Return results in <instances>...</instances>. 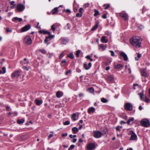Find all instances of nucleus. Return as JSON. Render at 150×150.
Returning a JSON list of instances; mask_svg holds the SVG:
<instances>
[{
    "label": "nucleus",
    "instance_id": "obj_1",
    "mask_svg": "<svg viewBox=\"0 0 150 150\" xmlns=\"http://www.w3.org/2000/svg\"><path fill=\"white\" fill-rule=\"evenodd\" d=\"M130 42L133 47L139 48L141 46L142 41L141 38L139 36L132 37L130 39Z\"/></svg>",
    "mask_w": 150,
    "mask_h": 150
},
{
    "label": "nucleus",
    "instance_id": "obj_2",
    "mask_svg": "<svg viewBox=\"0 0 150 150\" xmlns=\"http://www.w3.org/2000/svg\"><path fill=\"white\" fill-rule=\"evenodd\" d=\"M142 125L145 127H148L150 125L149 121L146 119H142L140 122Z\"/></svg>",
    "mask_w": 150,
    "mask_h": 150
},
{
    "label": "nucleus",
    "instance_id": "obj_3",
    "mask_svg": "<svg viewBox=\"0 0 150 150\" xmlns=\"http://www.w3.org/2000/svg\"><path fill=\"white\" fill-rule=\"evenodd\" d=\"M24 43L26 45H29L31 44L32 41L29 36H27L25 37L23 40Z\"/></svg>",
    "mask_w": 150,
    "mask_h": 150
},
{
    "label": "nucleus",
    "instance_id": "obj_4",
    "mask_svg": "<svg viewBox=\"0 0 150 150\" xmlns=\"http://www.w3.org/2000/svg\"><path fill=\"white\" fill-rule=\"evenodd\" d=\"M93 133L94 137L97 138L100 137L102 135V133L99 131H94Z\"/></svg>",
    "mask_w": 150,
    "mask_h": 150
},
{
    "label": "nucleus",
    "instance_id": "obj_5",
    "mask_svg": "<svg viewBox=\"0 0 150 150\" xmlns=\"http://www.w3.org/2000/svg\"><path fill=\"white\" fill-rule=\"evenodd\" d=\"M124 107L125 110L131 111L132 109V105L131 103H126L124 105Z\"/></svg>",
    "mask_w": 150,
    "mask_h": 150
},
{
    "label": "nucleus",
    "instance_id": "obj_6",
    "mask_svg": "<svg viewBox=\"0 0 150 150\" xmlns=\"http://www.w3.org/2000/svg\"><path fill=\"white\" fill-rule=\"evenodd\" d=\"M17 9L19 12L23 11L25 8V6L21 4H18L16 7Z\"/></svg>",
    "mask_w": 150,
    "mask_h": 150
},
{
    "label": "nucleus",
    "instance_id": "obj_7",
    "mask_svg": "<svg viewBox=\"0 0 150 150\" xmlns=\"http://www.w3.org/2000/svg\"><path fill=\"white\" fill-rule=\"evenodd\" d=\"M131 138L130 140H137V137L136 134L132 131L130 132Z\"/></svg>",
    "mask_w": 150,
    "mask_h": 150
},
{
    "label": "nucleus",
    "instance_id": "obj_8",
    "mask_svg": "<svg viewBox=\"0 0 150 150\" xmlns=\"http://www.w3.org/2000/svg\"><path fill=\"white\" fill-rule=\"evenodd\" d=\"M95 147V145L94 143H90L88 144L87 146V149L88 150H92Z\"/></svg>",
    "mask_w": 150,
    "mask_h": 150
},
{
    "label": "nucleus",
    "instance_id": "obj_9",
    "mask_svg": "<svg viewBox=\"0 0 150 150\" xmlns=\"http://www.w3.org/2000/svg\"><path fill=\"white\" fill-rule=\"evenodd\" d=\"M54 35H50L48 36H46V39H45L44 42H45L48 45L50 44L49 42L48 43L47 42L50 40L51 39L54 38Z\"/></svg>",
    "mask_w": 150,
    "mask_h": 150
},
{
    "label": "nucleus",
    "instance_id": "obj_10",
    "mask_svg": "<svg viewBox=\"0 0 150 150\" xmlns=\"http://www.w3.org/2000/svg\"><path fill=\"white\" fill-rule=\"evenodd\" d=\"M119 16L123 18L124 20L125 21L128 20V15L127 13H119Z\"/></svg>",
    "mask_w": 150,
    "mask_h": 150
},
{
    "label": "nucleus",
    "instance_id": "obj_11",
    "mask_svg": "<svg viewBox=\"0 0 150 150\" xmlns=\"http://www.w3.org/2000/svg\"><path fill=\"white\" fill-rule=\"evenodd\" d=\"M20 72L18 71H16L13 73L11 74V76L13 78H18L20 75Z\"/></svg>",
    "mask_w": 150,
    "mask_h": 150
},
{
    "label": "nucleus",
    "instance_id": "obj_12",
    "mask_svg": "<svg viewBox=\"0 0 150 150\" xmlns=\"http://www.w3.org/2000/svg\"><path fill=\"white\" fill-rule=\"evenodd\" d=\"M141 73L142 76H144L145 77H147L148 76V75L147 74V71L145 69H142Z\"/></svg>",
    "mask_w": 150,
    "mask_h": 150
},
{
    "label": "nucleus",
    "instance_id": "obj_13",
    "mask_svg": "<svg viewBox=\"0 0 150 150\" xmlns=\"http://www.w3.org/2000/svg\"><path fill=\"white\" fill-rule=\"evenodd\" d=\"M120 55L123 58L124 60L127 61L128 58L127 54L124 52H121L120 54Z\"/></svg>",
    "mask_w": 150,
    "mask_h": 150
},
{
    "label": "nucleus",
    "instance_id": "obj_14",
    "mask_svg": "<svg viewBox=\"0 0 150 150\" xmlns=\"http://www.w3.org/2000/svg\"><path fill=\"white\" fill-rule=\"evenodd\" d=\"M30 28V26L28 25L24 26L22 28L21 32H24L28 30Z\"/></svg>",
    "mask_w": 150,
    "mask_h": 150
},
{
    "label": "nucleus",
    "instance_id": "obj_15",
    "mask_svg": "<svg viewBox=\"0 0 150 150\" xmlns=\"http://www.w3.org/2000/svg\"><path fill=\"white\" fill-rule=\"evenodd\" d=\"M114 79L113 77L112 76L110 75L107 77V80L108 82L112 83Z\"/></svg>",
    "mask_w": 150,
    "mask_h": 150
},
{
    "label": "nucleus",
    "instance_id": "obj_16",
    "mask_svg": "<svg viewBox=\"0 0 150 150\" xmlns=\"http://www.w3.org/2000/svg\"><path fill=\"white\" fill-rule=\"evenodd\" d=\"M92 64L91 62H89L88 64V67H87V65L85 63L83 64V67L86 70H88L91 67Z\"/></svg>",
    "mask_w": 150,
    "mask_h": 150
},
{
    "label": "nucleus",
    "instance_id": "obj_17",
    "mask_svg": "<svg viewBox=\"0 0 150 150\" xmlns=\"http://www.w3.org/2000/svg\"><path fill=\"white\" fill-rule=\"evenodd\" d=\"M63 95V93L62 91H58L56 93V96L58 98H59Z\"/></svg>",
    "mask_w": 150,
    "mask_h": 150
},
{
    "label": "nucleus",
    "instance_id": "obj_18",
    "mask_svg": "<svg viewBox=\"0 0 150 150\" xmlns=\"http://www.w3.org/2000/svg\"><path fill=\"white\" fill-rule=\"evenodd\" d=\"M101 41L102 43H107L108 42V39L105 38L104 36H103L101 37Z\"/></svg>",
    "mask_w": 150,
    "mask_h": 150
},
{
    "label": "nucleus",
    "instance_id": "obj_19",
    "mask_svg": "<svg viewBox=\"0 0 150 150\" xmlns=\"http://www.w3.org/2000/svg\"><path fill=\"white\" fill-rule=\"evenodd\" d=\"M73 132L74 134H76L79 131V129L76 127H73L72 129Z\"/></svg>",
    "mask_w": 150,
    "mask_h": 150
},
{
    "label": "nucleus",
    "instance_id": "obj_20",
    "mask_svg": "<svg viewBox=\"0 0 150 150\" xmlns=\"http://www.w3.org/2000/svg\"><path fill=\"white\" fill-rule=\"evenodd\" d=\"M35 101L36 105H40L42 103V100H39L38 99H36Z\"/></svg>",
    "mask_w": 150,
    "mask_h": 150
},
{
    "label": "nucleus",
    "instance_id": "obj_21",
    "mask_svg": "<svg viewBox=\"0 0 150 150\" xmlns=\"http://www.w3.org/2000/svg\"><path fill=\"white\" fill-rule=\"evenodd\" d=\"M17 21H18V22H20L22 21V18H18L17 17H14L12 19V21L13 22H16Z\"/></svg>",
    "mask_w": 150,
    "mask_h": 150
},
{
    "label": "nucleus",
    "instance_id": "obj_22",
    "mask_svg": "<svg viewBox=\"0 0 150 150\" xmlns=\"http://www.w3.org/2000/svg\"><path fill=\"white\" fill-rule=\"evenodd\" d=\"M58 11V8L55 7L52 11L51 12L52 14L54 15L57 13Z\"/></svg>",
    "mask_w": 150,
    "mask_h": 150
},
{
    "label": "nucleus",
    "instance_id": "obj_23",
    "mask_svg": "<svg viewBox=\"0 0 150 150\" xmlns=\"http://www.w3.org/2000/svg\"><path fill=\"white\" fill-rule=\"evenodd\" d=\"M62 44H66L69 42V40L67 38H64L62 39Z\"/></svg>",
    "mask_w": 150,
    "mask_h": 150
},
{
    "label": "nucleus",
    "instance_id": "obj_24",
    "mask_svg": "<svg viewBox=\"0 0 150 150\" xmlns=\"http://www.w3.org/2000/svg\"><path fill=\"white\" fill-rule=\"evenodd\" d=\"M95 110V108L94 107H92L88 109V113H90L91 112H94Z\"/></svg>",
    "mask_w": 150,
    "mask_h": 150
},
{
    "label": "nucleus",
    "instance_id": "obj_25",
    "mask_svg": "<svg viewBox=\"0 0 150 150\" xmlns=\"http://www.w3.org/2000/svg\"><path fill=\"white\" fill-rule=\"evenodd\" d=\"M123 67V65L121 64H117L114 66V68L115 69H120Z\"/></svg>",
    "mask_w": 150,
    "mask_h": 150
},
{
    "label": "nucleus",
    "instance_id": "obj_26",
    "mask_svg": "<svg viewBox=\"0 0 150 150\" xmlns=\"http://www.w3.org/2000/svg\"><path fill=\"white\" fill-rule=\"evenodd\" d=\"M98 23H96L95 25L91 29V30L92 31L95 30L98 27Z\"/></svg>",
    "mask_w": 150,
    "mask_h": 150
},
{
    "label": "nucleus",
    "instance_id": "obj_27",
    "mask_svg": "<svg viewBox=\"0 0 150 150\" xmlns=\"http://www.w3.org/2000/svg\"><path fill=\"white\" fill-rule=\"evenodd\" d=\"M138 95L139 96L140 99L141 100H142V97L144 96V91H142V92L139 93L138 94Z\"/></svg>",
    "mask_w": 150,
    "mask_h": 150
},
{
    "label": "nucleus",
    "instance_id": "obj_28",
    "mask_svg": "<svg viewBox=\"0 0 150 150\" xmlns=\"http://www.w3.org/2000/svg\"><path fill=\"white\" fill-rule=\"evenodd\" d=\"M101 100L102 102L103 103H106L108 102V100L104 98H101Z\"/></svg>",
    "mask_w": 150,
    "mask_h": 150
},
{
    "label": "nucleus",
    "instance_id": "obj_29",
    "mask_svg": "<svg viewBox=\"0 0 150 150\" xmlns=\"http://www.w3.org/2000/svg\"><path fill=\"white\" fill-rule=\"evenodd\" d=\"M24 122V120L23 119H22L21 120H17V122L19 124H22Z\"/></svg>",
    "mask_w": 150,
    "mask_h": 150
},
{
    "label": "nucleus",
    "instance_id": "obj_30",
    "mask_svg": "<svg viewBox=\"0 0 150 150\" xmlns=\"http://www.w3.org/2000/svg\"><path fill=\"white\" fill-rule=\"evenodd\" d=\"M76 114L75 113L73 114L72 116H71V118L73 119V120L74 121H76L77 120L76 118Z\"/></svg>",
    "mask_w": 150,
    "mask_h": 150
},
{
    "label": "nucleus",
    "instance_id": "obj_31",
    "mask_svg": "<svg viewBox=\"0 0 150 150\" xmlns=\"http://www.w3.org/2000/svg\"><path fill=\"white\" fill-rule=\"evenodd\" d=\"M56 25H57V24H53L51 26V29L53 31H54L55 30V29H56L55 27L56 26Z\"/></svg>",
    "mask_w": 150,
    "mask_h": 150
},
{
    "label": "nucleus",
    "instance_id": "obj_32",
    "mask_svg": "<svg viewBox=\"0 0 150 150\" xmlns=\"http://www.w3.org/2000/svg\"><path fill=\"white\" fill-rule=\"evenodd\" d=\"M40 33V34H47L48 33V31H45L44 30H40L39 31Z\"/></svg>",
    "mask_w": 150,
    "mask_h": 150
},
{
    "label": "nucleus",
    "instance_id": "obj_33",
    "mask_svg": "<svg viewBox=\"0 0 150 150\" xmlns=\"http://www.w3.org/2000/svg\"><path fill=\"white\" fill-rule=\"evenodd\" d=\"M94 11L95 12L94 15V16H96L99 14V11H98L96 9L94 10Z\"/></svg>",
    "mask_w": 150,
    "mask_h": 150
},
{
    "label": "nucleus",
    "instance_id": "obj_34",
    "mask_svg": "<svg viewBox=\"0 0 150 150\" xmlns=\"http://www.w3.org/2000/svg\"><path fill=\"white\" fill-rule=\"evenodd\" d=\"M66 62V59H63L61 61L62 65V66H65Z\"/></svg>",
    "mask_w": 150,
    "mask_h": 150
},
{
    "label": "nucleus",
    "instance_id": "obj_35",
    "mask_svg": "<svg viewBox=\"0 0 150 150\" xmlns=\"http://www.w3.org/2000/svg\"><path fill=\"white\" fill-rule=\"evenodd\" d=\"M67 57L71 59H73L74 58V56L73 54L72 53L68 54Z\"/></svg>",
    "mask_w": 150,
    "mask_h": 150
},
{
    "label": "nucleus",
    "instance_id": "obj_36",
    "mask_svg": "<svg viewBox=\"0 0 150 150\" xmlns=\"http://www.w3.org/2000/svg\"><path fill=\"white\" fill-rule=\"evenodd\" d=\"M134 120V118L132 117V118L130 119L129 120H127V124H129L130 122H131L132 121H133Z\"/></svg>",
    "mask_w": 150,
    "mask_h": 150
},
{
    "label": "nucleus",
    "instance_id": "obj_37",
    "mask_svg": "<svg viewBox=\"0 0 150 150\" xmlns=\"http://www.w3.org/2000/svg\"><path fill=\"white\" fill-rule=\"evenodd\" d=\"M82 13H78L76 15V17H81L82 16Z\"/></svg>",
    "mask_w": 150,
    "mask_h": 150
},
{
    "label": "nucleus",
    "instance_id": "obj_38",
    "mask_svg": "<svg viewBox=\"0 0 150 150\" xmlns=\"http://www.w3.org/2000/svg\"><path fill=\"white\" fill-rule=\"evenodd\" d=\"M103 6L104 7V9H108L110 6L109 4H104Z\"/></svg>",
    "mask_w": 150,
    "mask_h": 150
},
{
    "label": "nucleus",
    "instance_id": "obj_39",
    "mask_svg": "<svg viewBox=\"0 0 150 150\" xmlns=\"http://www.w3.org/2000/svg\"><path fill=\"white\" fill-rule=\"evenodd\" d=\"M88 91L90 93H92L94 91V89L92 87L89 88L88 89Z\"/></svg>",
    "mask_w": 150,
    "mask_h": 150
},
{
    "label": "nucleus",
    "instance_id": "obj_40",
    "mask_svg": "<svg viewBox=\"0 0 150 150\" xmlns=\"http://www.w3.org/2000/svg\"><path fill=\"white\" fill-rule=\"evenodd\" d=\"M99 49H100L101 48H103L102 50L103 51H104L105 50V49L104 48V45L103 44H101L99 46Z\"/></svg>",
    "mask_w": 150,
    "mask_h": 150
},
{
    "label": "nucleus",
    "instance_id": "obj_41",
    "mask_svg": "<svg viewBox=\"0 0 150 150\" xmlns=\"http://www.w3.org/2000/svg\"><path fill=\"white\" fill-rule=\"evenodd\" d=\"M6 32L8 33L9 32L11 33L12 32V30H9V28H6Z\"/></svg>",
    "mask_w": 150,
    "mask_h": 150
},
{
    "label": "nucleus",
    "instance_id": "obj_42",
    "mask_svg": "<svg viewBox=\"0 0 150 150\" xmlns=\"http://www.w3.org/2000/svg\"><path fill=\"white\" fill-rule=\"evenodd\" d=\"M70 121H67L64 122L63 124L64 125H68L70 124Z\"/></svg>",
    "mask_w": 150,
    "mask_h": 150
},
{
    "label": "nucleus",
    "instance_id": "obj_43",
    "mask_svg": "<svg viewBox=\"0 0 150 150\" xmlns=\"http://www.w3.org/2000/svg\"><path fill=\"white\" fill-rule=\"evenodd\" d=\"M81 53V51L80 50H78L76 51V55L77 57H79V54Z\"/></svg>",
    "mask_w": 150,
    "mask_h": 150
},
{
    "label": "nucleus",
    "instance_id": "obj_44",
    "mask_svg": "<svg viewBox=\"0 0 150 150\" xmlns=\"http://www.w3.org/2000/svg\"><path fill=\"white\" fill-rule=\"evenodd\" d=\"M2 74H4L6 72V68L5 67H4L2 68Z\"/></svg>",
    "mask_w": 150,
    "mask_h": 150
},
{
    "label": "nucleus",
    "instance_id": "obj_45",
    "mask_svg": "<svg viewBox=\"0 0 150 150\" xmlns=\"http://www.w3.org/2000/svg\"><path fill=\"white\" fill-rule=\"evenodd\" d=\"M40 51L43 54H46V53L45 50L43 49L40 50Z\"/></svg>",
    "mask_w": 150,
    "mask_h": 150
},
{
    "label": "nucleus",
    "instance_id": "obj_46",
    "mask_svg": "<svg viewBox=\"0 0 150 150\" xmlns=\"http://www.w3.org/2000/svg\"><path fill=\"white\" fill-rule=\"evenodd\" d=\"M105 33V34H106L107 35H110V36L111 35V33H110V32L108 31H106Z\"/></svg>",
    "mask_w": 150,
    "mask_h": 150
},
{
    "label": "nucleus",
    "instance_id": "obj_47",
    "mask_svg": "<svg viewBox=\"0 0 150 150\" xmlns=\"http://www.w3.org/2000/svg\"><path fill=\"white\" fill-rule=\"evenodd\" d=\"M109 51L111 53V55L112 56H114L115 54L114 52L112 50H110Z\"/></svg>",
    "mask_w": 150,
    "mask_h": 150
},
{
    "label": "nucleus",
    "instance_id": "obj_48",
    "mask_svg": "<svg viewBox=\"0 0 150 150\" xmlns=\"http://www.w3.org/2000/svg\"><path fill=\"white\" fill-rule=\"evenodd\" d=\"M63 11V12L65 11V12H68V13H70L71 12L70 10L69 9H67L66 10L64 9V10Z\"/></svg>",
    "mask_w": 150,
    "mask_h": 150
},
{
    "label": "nucleus",
    "instance_id": "obj_49",
    "mask_svg": "<svg viewBox=\"0 0 150 150\" xmlns=\"http://www.w3.org/2000/svg\"><path fill=\"white\" fill-rule=\"evenodd\" d=\"M71 71L70 70H69L68 71H67L66 72H65V75H68L69 74H70L71 73Z\"/></svg>",
    "mask_w": 150,
    "mask_h": 150
},
{
    "label": "nucleus",
    "instance_id": "obj_50",
    "mask_svg": "<svg viewBox=\"0 0 150 150\" xmlns=\"http://www.w3.org/2000/svg\"><path fill=\"white\" fill-rule=\"evenodd\" d=\"M145 101L146 102L148 103L149 102V100L148 98H146L145 99Z\"/></svg>",
    "mask_w": 150,
    "mask_h": 150
},
{
    "label": "nucleus",
    "instance_id": "obj_51",
    "mask_svg": "<svg viewBox=\"0 0 150 150\" xmlns=\"http://www.w3.org/2000/svg\"><path fill=\"white\" fill-rule=\"evenodd\" d=\"M52 133V134H50L48 136V138H50L53 137V133H52V132H51V133Z\"/></svg>",
    "mask_w": 150,
    "mask_h": 150
},
{
    "label": "nucleus",
    "instance_id": "obj_52",
    "mask_svg": "<svg viewBox=\"0 0 150 150\" xmlns=\"http://www.w3.org/2000/svg\"><path fill=\"white\" fill-rule=\"evenodd\" d=\"M89 3H86L84 5V6L85 8L88 7L89 6Z\"/></svg>",
    "mask_w": 150,
    "mask_h": 150
},
{
    "label": "nucleus",
    "instance_id": "obj_53",
    "mask_svg": "<svg viewBox=\"0 0 150 150\" xmlns=\"http://www.w3.org/2000/svg\"><path fill=\"white\" fill-rule=\"evenodd\" d=\"M64 56V54L63 53H62L60 55L59 58L61 59Z\"/></svg>",
    "mask_w": 150,
    "mask_h": 150
},
{
    "label": "nucleus",
    "instance_id": "obj_54",
    "mask_svg": "<svg viewBox=\"0 0 150 150\" xmlns=\"http://www.w3.org/2000/svg\"><path fill=\"white\" fill-rule=\"evenodd\" d=\"M67 133H65L64 134H63L62 135V137H65L67 136Z\"/></svg>",
    "mask_w": 150,
    "mask_h": 150
},
{
    "label": "nucleus",
    "instance_id": "obj_55",
    "mask_svg": "<svg viewBox=\"0 0 150 150\" xmlns=\"http://www.w3.org/2000/svg\"><path fill=\"white\" fill-rule=\"evenodd\" d=\"M120 126H117L116 128V130L117 131H120Z\"/></svg>",
    "mask_w": 150,
    "mask_h": 150
},
{
    "label": "nucleus",
    "instance_id": "obj_56",
    "mask_svg": "<svg viewBox=\"0 0 150 150\" xmlns=\"http://www.w3.org/2000/svg\"><path fill=\"white\" fill-rule=\"evenodd\" d=\"M83 10V8H80L79 9V12L80 13H82V11Z\"/></svg>",
    "mask_w": 150,
    "mask_h": 150
},
{
    "label": "nucleus",
    "instance_id": "obj_57",
    "mask_svg": "<svg viewBox=\"0 0 150 150\" xmlns=\"http://www.w3.org/2000/svg\"><path fill=\"white\" fill-rule=\"evenodd\" d=\"M79 97H83L84 96V95L82 93H81L79 94Z\"/></svg>",
    "mask_w": 150,
    "mask_h": 150
},
{
    "label": "nucleus",
    "instance_id": "obj_58",
    "mask_svg": "<svg viewBox=\"0 0 150 150\" xmlns=\"http://www.w3.org/2000/svg\"><path fill=\"white\" fill-rule=\"evenodd\" d=\"M103 18L104 19H105L107 18L106 15L105 14H104L102 16Z\"/></svg>",
    "mask_w": 150,
    "mask_h": 150
},
{
    "label": "nucleus",
    "instance_id": "obj_59",
    "mask_svg": "<svg viewBox=\"0 0 150 150\" xmlns=\"http://www.w3.org/2000/svg\"><path fill=\"white\" fill-rule=\"evenodd\" d=\"M72 149H73L74 148L75 146L73 144H72L70 147Z\"/></svg>",
    "mask_w": 150,
    "mask_h": 150
},
{
    "label": "nucleus",
    "instance_id": "obj_60",
    "mask_svg": "<svg viewBox=\"0 0 150 150\" xmlns=\"http://www.w3.org/2000/svg\"><path fill=\"white\" fill-rule=\"evenodd\" d=\"M141 56V54L139 53H138L137 57L138 58H140Z\"/></svg>",
    "mask_w": 150,
    "mask_h": 150
},
{
    "label": "nucleus",
    "instance_id": "obj_61",
    "mask_svg": "<svg viewBox=\"0 0 150 150\" xmlns=\"http://www.w3.org/2000/svg\"><path fill=\"white\" fill-rule=\"evenodd\" d=\"M12 114L14 115V116L17 115L18 114L16 112H12Z\"/></svg>",
    "mask_w": 150,
    "mask_h": 150
},
{
    "label": "nucleus",
    "instance_id": "obj_62",
    "mask_svg": "<svg viewBox=\"0 0 150 150\" xmlns=\"http://www.w3.org/2000/svg\"><path fill=\"white\" fill-rule=\"evenodd\" d=\"M76 141H77L76 139V138H74L73 139V143H75L76 142Z\"/></svg>",
    "mask_w": 150,
    "mask_h": 150
},
{
    "label": "nucleus",
    "instance_id": "obj_63",
    "mask_svg": "<svg viewBox=\"0 0 150 150\" xmlns=\"http://www.w3.org/2000/svg\"><path fill=\"white\" fill-rule=\"evenodd\" d=\"M86 58L90 59L91 58V57L90 55H87V56L86 57Z\"/></svg>",
    "mask_w": 150,
    "mask_h": 150
},
{
    "label": "nucleus",
    "instance_id": "obj_64",
    "mask_svg": "<svg viewBox=\"0 0 150 150\" xmlns=\"http://www.w3.org/2000/svg\"><path fill=\"white\" fill-rule=\"evenodd\" d=\"M138 28L139 29L141 30L143 28V26L142 25H141L138 27Z\"/></svg>",
    "mask_w": 150,
    "mask_h": 150
}]
</instances>
